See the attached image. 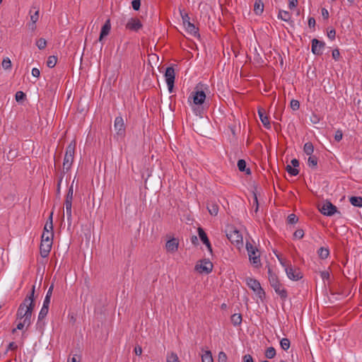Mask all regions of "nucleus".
I'll return each mask as SVG.
<instances>
[{
    "label": "nucleus",
    "mask_w": 362,
    "mask_h": 362,
    "mask_svg": "<svg viewBox=\"0 0 362 362\" xmlns=\"http://www.w3.org/2000/svg\"><path fill=\"white\" fill-rule=\"evenodd\" d=\"M53 237H54L53 233H51L50 231L49 232H43L42 235L41 240L48 241L49 243H52Z\"/></svg>",
    "instance_id": "nucleus-32"
},
{
    "label": "nucleus",
    "mask_w": 362,
    "mask_h": 362,
    "mask_svg": "<svg viewBox=\"0 0 362 362\" xmlns=\"http://www.w3.org/2000/svg\"><path fill=\"white\" fill-rule=\"evenodd\" d=\"M325 45V42L322 41H320L317 39H313L312 40V52L315 55H321L322 54V49Z\"/></svg>",
    "instance_id": "nucleus-14"
},
{
    "label": "nucleus",
    "mask_w": 362,
    "mask_h": 362,
    "mask_svg": "<svg viewBox=\"0 0 362 362\" xmlns=\"http://www.w3.org/2000/svg\"><path fill=\"white\" fill-rule=\"evenodd\" d=\"M52 243H49L48 241H43L41 240L40 246V255L42 257H47L52 248Z\"/></svg>",
    "instance_id": "nucleus-15"
},
{
    "label": "nucleus",
    "mask_w": 362,
    "mask_h": 362,
    "mask_svg": "<svg viewBox=\"0 0 362 362\" xmlns=\"http://www.w3.org/2000/svg\"><path fill=\"white\" fill-rule=\"evenodd\" d=\"M298 220V217L293 214H291L288 216V222L291 224L297 223Z\"/></svg>",
    "instance_id": "nucleus-47"
},
{
    "label": "nucleus",
    "mask_w": 362,
    "mask_h": 362,
    "mask_svg": "<svg viewBox=\"0 0 362 362\" xmlns=\"http://www.w3.org/2000/svg\"><path fill=\"white\" fill-rule=\"evenodd\" d=\"M244 362H253L252 357L250 354H247L243 357Z\"/></svg>",
    "instance_id": "nucleus-62"
},
{
    "label": "nucleus",
    "mask_w": 362,
    "mask_h": 362,
    "mask_svg": "<svg viewBox=\"0 0 362 362\" xmlns=\"http://www.w3.org/2000/svg\"><path fill=\"white\" fill-rule=\"evenodd\" d=\"M227 356L225 352L221 351L218 356V362H226L227 361Z\"/></svg>",
    "instance_id": "nucleus-46"
},
{
    "label": "nucleus",
    "mask_w": 362,
    "mask_h": 362,
    "mask_svg": "<svg viewBox=\"0 0 362 362\" xmlns=\"http://www.w3.org/2000/svg\"><path fill=\"white\" fill-rule=\"evenodd\" d=\"M52 216H53V212H51V214L49 216V218L45 225L43 232H49L50 231L51 233H53Z\"/></svg>",
    "instance_id": "nucleus-23"
},
{
    "label": "nucleus",
    "mask_w": 362,
    "mask_h": 362,
    "mask_svg": "<svg viewBox=\"0 0 362 362\" xmlns=\"http://www.w3.org/2000/svg\"><path fill=\"white\" fill-rule=\"evenodd\" d=\"M303 151L308 156L313 155L314 152V146L311 142H307L304 144Z\"/></svg>",
    "instance_id": "nucleus-27"
},
{
    "label": "nucleus",
    "mask_w": 362,
    "mask_h": 362,
    "mask_svg": "<svg viewBox=\"0 0 362 362\" xmlns=\"http://www.w3.org/2000/svg\"><path fill=\"white\" fill-rule=\"evenodd\" d=\"M30 21L32 23H37L39 20V9H36V8H33L30 11Z\"/></svg>",
    "instance_id": "nucleus-28"
},
{
    "label": "nucleus",
    "mask_w": 362,
    "mask_h": 362,
    "mask_svg": "<svg viewBox=\"0 0 362 362\" xmlns=\"http://www.w3.org/2000/svg\"><path fill=\"white\" fill-rule=\"evenodd\" d=\"M32 75L34 76V77H36V78H38L40 75V70L37 69V68H33L32 69Z\"/></svg>",
    "instance_id": "nucleus-58"
},
{
    "label": "nucleus",
    "mask_w": 362,
    "mask_h": 362,
    "mask_svg": "<svg viewBox=\"0 0 362 362\" xmlns=\"http://www.w3.org/2000/svg\"><path fill=\"white\" fill-rule=\"evenodd\" d=\"M291 163L295 168H297V167L299 166V161L296 158L292 159Z\"/></svg>",
    "instance_id": "nucleus-64"
},
{
    "label": "nucleus",
    "mask_w": 362,
    "mask_h": 362,
    "mask_svg": "<svg viewBox=\"0 0 362 362\" xmlns=\"http://www.w3.org/2000/svg\"><path fill=\"white\" fill-rule=\"evenodd\" d=\"M290 344H291L290 341L287 338H283L280 341V346H281V349L285 351H286L289 349Z\"/></svg>",
    "instance_id": "nucleus-37"
},
{
    "label": "nucleus",
    "mask_w": 362,
    "mask_h": 362,
    "mask_svg": "<svg viewBox=\"0 0 362 362\" xmlns=\"http://www.w3.org/2000/svg\"><path fill=\"white\" fill-rule=\"evenodd\" d=\"M166 362H181L177 354L173 351L168 352L166 355Z\"/></svg>",
    "instance_id": "nucleus-24"
},
{
    "label": "nucleus",
    "mask_w": 362,
    "mask_h": 362,
    "mask_svg": "<svg viewBox=\"0 0 362 362\" xmlns=\"http://www.w3.org/2000/svg\"><path fill=\"white\" fill-rule=\"evenodd\" d=\"M321 278L325 280H328L329 279V273L327 271H322L320 272Z\"/></svg>",
    "instance_id": "nucleus-54"
},
{
    "label": "nucleus",
    "mask_w": 362,
    "mask_h": 362,
    "mask_svg": "<svg viewBox=\"0 0 362 362\" xmlns=\"http://www.w3.org/2000/svg\"><path fill=\"white\" fill-rule=\"evenodd\" d=\"M74 180L72 182L71 186L69 188L68 192L66 195L65 199V207H66V212L67 216V221L69 226L71 225V208H72V201L74 198Z\"/></svg>",
    "instance_id": "nucleus-5"
},
{
    "label": "nucleus",
    "mask_w": 362,
    "mask_h": 362,
    "mask_svg": "<svg viewBox=\"0 0 362 362\" xmlns=\"http://www.w3.org/2000/svg\"><path fill=\"white\" fill-rule=\"evenodd\" d=\"M175 76L174 69L172 66L168 67L165 72V78L168 90L170 93L173 91L174 87Z\"/></svg>",
    "instance_id": "nucleus-10"
},
{
    "label": "nucleus",
    "mask_w": 362,
    "mask_h": 362,
    "mask_svg": "<svg viewBox=\"0 0 362 362\" xmlns=\"http://www.w3.org/2000/svg\"><path fill=\"white\" fill-rule=\"evenodd\" d=\"M342 136H343L342 132L341 130H337L334 135V139L337 141H340L342 139Z\"/></svg>",
    "instance_id": "nucleus-52"
},
{
    "label": "nucleus",
    "mask_w": 362,
    "mask_h": 362,
    "mask_svg": "<svg viewBox=\"0 0 362 362\" xmlns=\"http://www.w3.org/2000/svg\"><path fill=\"white\" fill-rule=\"evenodd\" d=\"M272 288H274L276 294H278L280 296L282 300H285L287 298V291L286 290L284 285L281 282H279L278 284L274 286Z\"/></svg>",
    "instance_id": "nucleus-16"
},
{
    "label": "nucleus",
    "mask_w": 362,
    "mask_h": 362,
    "mask_svg": "<svg viewBox=\"0 0 362 362\" xmlns=\"http://www.w3.org/2000/svg\"><path fill=\"white\" fill-rule=\"evenodd\" d=\"M57 62V57L55 56H49L47 61V65L49 68H53L55 66Z\"/></svg>",
    "instance_id": "nucleus-36"
},
{
    "label": "nucleus",
    "mask_w": 362,
    "mask_h": 362,
    "mask_svg": "<svg viewBox=\"0 0 362 362\" xmlns=\"http://www.w3.org/2000/svg\"><path fill=\"white\" fill-rule=\"evenodd\" d=\"M279 16L284 21H288L290 20V15L287 11H280L279 13Z\"/></svg>",
    "instance_id": "nucleus-42"
},
{
    "label": "nucleus",
    "mask_w": 362,
    "mask_h": 362,
    "mask_svg": "<svg viewBox=\"0 0 362 362\" xmlns=\"http://www.w3.org/2000/svg\"><path fill=\"white\" fill-rule=\"evenodd\" d=\"M18 349V346L15 342H11L8 345L7 350L15 351Z\"/></svg>",
    "instance_id": "nucleus-57"
},
{
    "label": "nucleus",
    "mask_w": 362,
    "mask_h": 362,
    "mask_svg": "<svg viewBox=\"0 0 362 362\" xmlns=\"http://www.w3.org/2000/svg\"><path fill=\"white\" fill-rule=\"evenodd\" d=\"M76 141H71L67 146L63 162V173H66L71 168L75 153Z\"/></svg>",
    "instance_id": "nucleus-2"
},
{
    "label": "nucleus",
    "mask_w": 362,
    "mask_h": 362,
    "mask_svg": "<svg viewBox=\"0 0 362 362\" xmlns=\"http://www.w3.org/2000/svg\"><path fill=\"white\" fill-rule=\"evenodd\" d=\"M198 234H199V238L203 242V243L206 246L208 250L210 252H211L212 251V248H211V245L210 244V242H209V239L207 238V235H206V233L204 232V230L202 228H198Z\"/></svg>",
    "instance_id": "nucleus-19"
},
{
    "label": "nucleus",
    "mask_w": 362,
    "mask_h": 362,
    "mask_svg": "<svg viewBox=\"0 0 362 362\" xmlns=\"http://www.w3.org/2000/svg\"><path fill=\"white\" fill-rule=\"evenodd\" d=\"M335 35H336V31L334 29H330L327 31V36L331 40L334 39Z\"/></svg>",
    "instance_id": "nucleus-55"
},
{
    "label": "nucleus",
    "mask_w": 362,
    "mask_h": 362,
    "mask_svg": "<svg viewBox=\"0 0 362 362\" xmlns=\"http://www.w3.org/2000/svg\"><path fill=\"white\" fill-rule=\"evenodd\" d=\"M134 353L137 356H140L142 354V349L140 346H137L134 348Z\"/></svg>",
    "instance_id": "nucleus-61"
},
{
    "label": "nucleus",
    "mask_w": 362,
    "mask_h": 362,
    "mask_svg": "<svg viewBox=\"0 0 362 362\" xmlns=\"http://www.w3.org/2000/svg\"><path fill=\"white\" fill-rule=\"evenodd\" d=\"M340 57L339 51L336 49L332 51V57L334 59V60L338 61Z\"/></svg>",
    "instance_id": "nucleus-56"
},
{
    "label": "nucleus",
    "mask_w": 362,
    "mask_h": 362,
    "mask_svg": "<svg viewBox=\"0 0 362 362\" xmlns=\"http://www.w3.org/2000/svg\"><path fill=\"white\" fill-rule=\"evenodd\" d=\"M286 171L292 176H296L299 173V170L297 168L290 165L286 166Z\"/></svg>",
    "instance_id": "nucleus-39"
},
{
    "label": "nucleus",
    "mask_w": 362,
    "mask_h": 362,
    "mask_svg": "<svg viewBox=\"0 0 362 362\" xmlns=\"http://www.w3.org/2000/svg\"><path fill=\"white\" fill-rule=\"evenodd\" d=\"M31 323L25 322V320H23V322H19L17 325L18 329H22L25 326L28 327Z\"/></svg>",
    "instance_id": "nucleus-53"
},
{
    "label": "nucleus",
    "mask_w": 362,
    "mask_h": 362,
    "mask_svg": "<svg viewBox=\"0 0 362 362\" xmlns=\"http://www.w3.org/2000/svg\"><path fill=\"white\" fill-rule=\"evenodd\" d=\"M319 256L322 259H326L329 254V250L326 247H320L317 252Z\"/></svg>",
    "instance_id": "nucleus-34"
},
{
    "label": "nucleus",
    "mask_w": 362,
    "mask_h": 362,
    "mask_svg": "<svg viewBox=\"0 0 362 362\" xmlns=\"http://www.w3.org/2000/svg\"><path fill=\"white\" fill-rule=\"evenodd\" d=\"M207 209L212 216H216L218 213V206L214 202H209L207 204Z\"/></svg>",
    "instance_id": "nucleus-22"
},
{
    "label": "nucleus",
    "mask_w": 362,
    "mask_h": 362,
    "mask_svg": "<svg viewBox=\"0 0 362 362\" xmlns=\"http://www.w3.org/2000/svg\"><path fill=\"white\" fill-rule=\"evenodd\" d=\"M276 356V350L274 347H269L265 351V356L267 358H273Z\"/></svg>",
    "instance_id": "nucleus-35"
},
{
    "label": "nucleus",
    "mask_w": 362,
    "mask_h": 362,
    "mask_svg": "<svg viewBox=\"0 0 362 362\" xmlns=\"http://www.w3.org/2000/svg\"><path fill=\"white\" fill-rule=\"evenodd\" d=\"M132 5L134 10L138 11L141 6V0H134Z\"/></svg>",
    "instance_id": "nucleus-50"
},
{
    "label": "nucleus",
    "mask_w": 362,
    "mask_h": 362,
    "mask_svg": "<svg viewBox=\"0 0 362 362\" xmlns=\"http://www.w3.org/2000/svg\"><path fill=\"white\" fill-rule=\"evenodd\" d=\"M277 258L280 262V264L282 265V267L286 269L287 267H289L291 265L288 261H287L286 259L277 255Z\"/></svg>",
    "instance_id": "nucleus-45"
},
{
    "label": "nucleus",
    "mask_w": 362,
    "mask_h": 362,
    "mask_svg": "<svg viewBox=\"0 0 362 362\" xmlns=\"http://www.w3.org/2000/svg\"><path fill=\"white\" fill-rule=\"evenodd\" d=\"M317 158L315 156H310L308 159V165L310 168H316L317 165Z\"/></svg>",
    "instance_id": "nucleus-30"
},
{
    "label": "nucleus",
    "mask_w": 362,
    "mask_h": 362,
    "mask_svg": "<svg viewBox=\"0 0 362 362\" xmlns=\"http://www.w3.org/2000/svg\"><path fill=\"white\" fill-rule=\"evenodd\" d=\"M179 242L176 238H172L167 241L165 247L168 252H175L177 250Z\"/></svg>",
    "instance_id": "nucleus-18"
},
{
    "label": "nucleus",
    "mask_w": 362,
    "mask_h": 362,
    "mask_svg": "<svg viewBox=\"0 0 362 362\" xmlns=\"http://www.w3.org/2000/svg\"><path fill=\"white\" fill-rule=\"evenodd\" d=\"M258 115L264 127L269 129L271 128V124L269 122V119L267 115H266L265 110L262 107L258 108Z\"/></svg>",
    "instance_id": "nucleus-17"
},
{
    "label": "nucleus",
    "mask_w": 362,
    "mask_h": 362,
    "mask_svg": "<svg viewBox=\"0 0 362 362\" xmlns=\"http://www.w3.org/2000/svg\"><path fill=\"white\" fill-rule=\"evenodd\" d=\"M303 235H304V231L302 229L296 230L293 233L294 238H298V239L303 238Z\"/></svg>",
    "instance_id": "nucleus-48"
},
{
    "label": "nucleus",
    "mask_w": 362,
    "mask_h": 362,
    "mask_svg": "<svg viewBox=\"0 0 362 362\" xmlns=\"http://www.w3.org/2000/svg\"><path fill=\"white\" fill-rule=\"evenodd\" d=\"M264 10V4L261 0H255L254 11L257 14H261Z\"/></svg>",
    "instance_id": "nucleus-25"
},
{
    "label": "nucleus",
    "mask_w": 362,
    "mask_h": 362,
    "mask_svg": "<svg viewBox=\"0 0 362 362\" xmlns=\"http://www.w3.org/2000/svg\"><path fill=\"white\" fill-rule=\"evenodd\" d=\"M238 170L241 172H246V174L250 175L251 171L249 168H246V162L240 159L238 161Z\"/></svg>",
    "instance_id": "nucleus-26"
},
{
    "label": "nucleus",
    "mask_w": 362,
    "mask_h": 362,
    "mask_svg": "<svg viewBox=\"0 0 362 362\" xmlns=\"http://www.w3.org/2000/svg\"><path fill=\"white\" fill-rule=\"evenodd\" d=\"M194 269L199 273L209 274L213 269V264L209 259H204L197 263Z\"/></svg>",
    "instance_id": "nucleus-7"
},
{
    "label": "nucleus",
    "mask_w": 362,
    "mask_h": 362,
    "mask_svg": "<svg viewBox=\"0 0 362 362\" xmlns=\"http://www.w3.org/2000/svg\"><path fill=\"white\" fill-rule=\"evenodd\" d=\"M246 283L249 288L255 292L260 298L262 296L264 295V291L257 280L252 278H247L246 279Z\"/></svg>",
    "instance_id": "nucleus-9"
},
{
    "label": "nucleus",
    "mask_w": 362,
    "mask_h": 362,
    "mask_svg": "<svg viewBox=\"0 0 362 362\" xmlns=\"http://www.w3.org/2000/svg\"><path fill=\"white\" fill-rule=\"evenodd\" d=\"M114 128L116 134L119 137H123L125 134V126L122 117H117L115 119Z\"/></svg>",
    "instance_id": "nucleus-12"
},
{
    "label": "nucleus",
    "mask_w": 362,
    "mask_h": 362,
    "mask_svg": "<svg viewBox=\"0 0 362 362\" xmlns=\"http://www.w3.org/2000/svg\"><path fill=\"white\" fill-rule=\"evenodd\" d=\"M226 236L233 244L237 246L243 245V236L238 229L233 227L228 228L226 230Z\"/></svg>",
    "instance_id": "nucleus-6"
},
{
    "label": "nucleus",
    "mask_w": 362,
    "mask_h": 362,
    "mask_svg": "<svg viewBox=\"0 0 362 362\" xmlns=\"http://www.w3.org/2000/svg\"><path fill=\"white\" fill-rule=\"evenodd\" d=\"M180 28H176L177 30L185 37H199V28L196 24H179Z\"/></svg>",
    "instance_id": "nucleus-3"
},
{
    "label": "nucleus",
    "mask_w": 362,
    "mask_h": 362,
    "mask_svg": "<svg viewBox=\"0 0 362 362\" xmlns=\"http://www.w3.org/2000/svg\"><path fill=\"white\" fill-rule=\"evenodd\" d=\"M202 362H214L212 354L210 351H206L202 355Z\"/></svg>",
    "instance_id": "nucleus-31"
},
{
    "label": "nucleus",
    "mask_w": 362,
    "mask_h": 362,
    "mask_svg": "<svg viewBox=\"0 0 362 362\" xmlns=\"http://www.w3.org/2000/svg\"><path fill=\"white\" fill-rule=\"evenodd\" d=\"M351 204L354 206H362V197H351L349 199Z\"/></svg>",
    "instance_id": "nucleus-29"
},
{
    "label": "nucleus",
    "mask_w": 362,
    "mask_h": 362,
    "mask_svg": "<svg viewBox=\"0 0 362 362\" xmlns=\"http://www.w3.org/2000/svg\"><path fill=\"white\" fill-rule=\"evenodd\" d=\"M1 64H2V67L5 70H8V69H11V62L8 57L4 58Z\"/></svg>",
    "instance_id": "nucleus-38"
},
{
    "label": "nucleus",
    "mask_w": 362,
    "mask_h": 362,
    "mask_svg": "<svg viewBox=\"0 0 362 362\" xmlns=\"http://www.w3.org/2000/svg\"><path fill=\"white\" fill-rule=\"evenodd\" d=\"M298 4V0H289V8H296Z\"/></svg>",
    "instance_id": "nucleus-60"
},
{
    "label": "nucleus",
    "mask_w": 362,
    "mask_h": 362,
    "mask_svg": "<svg viewBox=\"0 0 362 362\" xmlns=\"http://www.w3.org/2000/svg\"><path fill=\"white\" fill-rule=\"evenodd\" d=\"M48 310H49V308H47L46 306H42L40 311V313L38 315V319L40 320L44 319L46 317V315H47Z\"/></svg>",
    "instance_id": "nucleus-40"
},
{
    "label": "nucleus",
    "mask_w": 362,
    "mask_h": 362,
    "mask_svg": "<svg viewBox=\"0 0 362 362\" xmlns=\"http://www.w3.org/2000/svg\"><path fill=\"white\" fill-rule=\"evenodd\" d=\"M141 27L142 24H127V28L134 31H138Z\"/></svg>",
    "instance_id": "nucleus-43"
},
{
    "label": "nucleus",
    "mask_w": 362,
    "mask_h": 362,
    "mask_svg": "<svg viewBox=\"0 0 362 362\" xmlns=\"http://www.w3.org/2000/svg\"><path fill=\"white\" fill-rule=\"evenodd\" d=\"M246 249L248 253L250 262L255 267H259L261 265L260 255L257 249L252 243L247 242Z\"/></svg>",
    "instance_id": "nucleus-4"
},
{
    "label": "nucleus",
    "mask_w": 362,
    "mask_h": 362,
    "mask_svg": "<svg viewBox=\"0 0 362 362\" xmlns=\"http://www.w3.org/2000/svg\"><path fill=\"white\" fill-rule=\"evenodd\" d=\"M50 299H51V298H49L48 296H45L42 306H46V307L49 308V305L50 303Z\"/></svg>",
    "instance_id": "nucleus-63"
},
{
    "label": "nucleus",
    "mask_w": 362,
    "mask_h": 362,
    "mask_svg": "<svg viewBox=\"0 0 362 362\" xmlns=\"http://www.w3.org/2000/svg\"><path fill=\"white\" fill-rule=\"evenodd\" d=\"M192 99L197 105H202L206 99V94L203 90H195L192 92L189 100Z\"/></svg>",
    "instance_id": "nucleus-11"
},
{
    "label": "nucleus",
    "mask_w": 362,
    "mask_h": 362,
    "mask_svg": "<svg viewBox=\"0 0 362 362\" xmlns=\"http://www.w3.org/2000/svg\"><path fill=\"white\" fill-rule=\"evenodd\" d=\"M35 286H33L32 289L22 303L19 305L17 310V318L20 320H25V322L31 323V317L33 310L35 306L34 301Z\"/></svg>",
    "instance_id": "nucleus-1"
},
{
    "label": "nucleus",
    "mask_w": 362,
    "mask_h": 362,
    "mask_svg": "<svg viewBox=\"0 0 362 362\" xmlns=\"http://www.w3.org/2000/svg\"><path fill=\"white\" fill-rule=\"evenodd\" d=\"M17 102H21L25 98V94L23 91H18L15 95Z\"/></svg>",
    "instance_id": "nucleus-44"
},
{
    "label": "nucleus",
    "mask_w": 362,
    "mask_h": 362,
    "mask_svg": "<svg viewBox=\"0 0 362 362\" xmlns=\"http://www.w3.org/2000/svg\"><path fill=\"white\" fill-rule=\"evenodd\" d=\"M231 322L234 325H239L242 322V316L240 314H233L231 316Z\"/></svg>",
    "instance_id": "nucleus-33"
},
{
    "label": "nucleus",
    "mask_w": 362,
    "mask_h": 362,
    "mask_svg": "<svg viewBox=\"0 0 362 362\" xmlns=\"http://www.w3.org/2000/svg\"><path fill=\"white\" fill-rule=\"evenodd\" d=\"M285 272L288 278L293 281H298L303 277L300 269L292 265L287 267Z\"/></svg>",
    "instance_id": "nucleus-8"
},
{
    "label": "nucleus",
    "mask_w": 362,
    "mask_h": 362,
    "mask_svg": "<svg viewBox=\"0 0 362 362\" xmlns=\"http://www.w3.org/2000/svg\"><path fill=\"white\" fill-rule=\"evenodd\" d=\"M47 42L44 38H40L36 41V45L40 49L45 48Z\"/></svg>",
    "instance_id": "nucleus-41"
},
{
    "label": "nucleus",
    "mask_w": 362,
    "mask_h": 362,
    "mask_svg": "<svg viewBox=\"0 0 362 362\" xmlns=\"http://www.w3.org/2000/svg\"><path fill=\"white\" fill-rule=\"evenodd\" d=\"M321 14H322V20L323 21H327L328 19V18H329V12H328V11L326 8H322Z\"/></svg>",
    "instance_id": "nucleus-51"
},
{
    "label": "nucleus",
    "mask_w": 362,
    "mask_h": 362,
    "mask_svg": "<svg viewBox=\"0 0 362 362\" xmlns=\"http://www.w3.org/2000/svg\"><path fill=\"white\" fill-rule=\"evenodd\" d=\"M291 107L292 110H297L299 109L300 107V103L298 100H292L291 101Z\"/></svg>",
    "instance_id": "nucleus-49"
},
{
    "label": "nucleus",
    "mask_w": 362,
    "mask_h": 362,
    "mask_svg": "<svg viewBox=\"0 0 362 362\" xmlns=\"http://www.w3.org/2000/svg\"><path fill=\"white\" fill-rule=\"evenodd\" d=\"M320 211L323 215L331 216L337 212V209L331 202H327L322 204Z\"/></svg>",
    "instance_id": "nucleus-13"
},
{
    "label": "nucleus",
    "mask_w": 362,
    "mask_h": 362,
    "mask_svg": "<svg viewBox=\"0 0 362 362\" xmlns=\"http://www.w3.org/2000/svg\"><path fill=\"white\" fill-rule=\"evenodd\" d=\"M268 279L272 287L280 282L277 275L274 273L270 268L268 269Z\"/></svg>",
    "instance_id": "nucleus-20"
},
{
    "label": "nucleus",
    "mask_w": 362,
    "mask_h": 362,
    "mask_svg": "<svg viewBox=\"0 0 362 362\" xmlns=\"http://www.w3.org/2000/svg\"><path fill=\"white\" fill-rule=\"evenodd\" d=\"M180 14L182 18V23H190V18L187 13L183 14L182 12H180Z\"/></svg>",
    "instance_id": "nucleus-59"
},
{
    "label": "nucleus",
    "mask_w": 362,
    "mask_h": 362,
    "mask_svg": "<svg viewBox=\"0 0 362 362\" xmlns=\"http://www.w3.org/2000/svg\"><path fill=\"white\" fill-rule=\"evenodd\" d=\"M111 30V24H104L101 28L100 34L99 37V41L103 42L104 37L107 36Z\"/></svg>",
    "instance_id": "nucleus-21"
}]
</instances>
